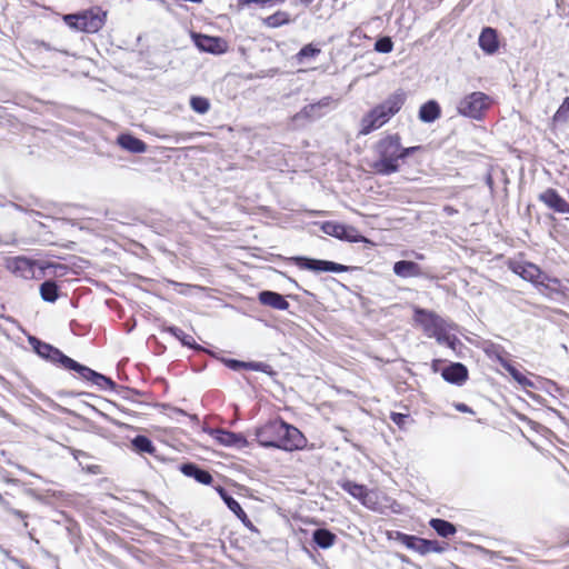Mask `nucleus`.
Here are the masks:
<instances>
[{"label":"nucleus","mask_w":569,"mask_h":569,"mask_svg":"<svg viewBox=\"0 0 569 569\" xmlns=\"http://www.w3.org/2000/svg\"><path fill=\"white\" fill-rule=\"evenodd\" d=\"M29 342L38 356L62 367L66 370H72L77 372L80 378L87 381H91L100 390H111L116 387V383L110 378L77 362L76 360L66 356L58 348L43 342L36 337H30Z\"/></svg>","instance_id":"f257e3e1"},{"label":"nucleus","mask_w":569,"mask_h":569,"mask_svg":"<svg viewBox=\"0 0 569 569\" xmlns=\"http://www.w3.org/2000/svg\"><path fill=\"white\" fill-rule=\"evenodd\" d=\"M406 99L407 94L403 90L391 93L383 102L372 108L361 118L359 134L367 136L380 129L401 110Z\"/></svg>","instance_id":"f03ea898"},{"label":"nucleus","mask_w":569,"mask_h":569,"mask_svg":"<svg viewBox=\"0 0 569 569\" xmlns=\"http://www.w3.org/2000/svg\"><path fill=\"white\" fill-rule=\"evenodd\" d=\"M413 321L421 328L428 338H435L438 343L455 349L457 338L450 335L452 325L435 311L416 307L413 309Z\"/></svg>","instance_id":"7ed1b4c3"},{"label":"nucleus","mask_w":569,"mask_h":569,"mask_svg":"<svg viewBox=\"0 0 569 569\" xmlns=\"http://www.w3.org/2000/svg\"><path fill=\"white\" fill-rule=\"evenodd\" d=\"M377 160L373 162V169L377 173L389 176L398 172L400 169V136L398 133L387 134L375 146Z\"/></svg>","instance_id":"20e7f679"},{"label":"nucleus","mask_w":569,"mask_h":569,"mask_svg":"<svg viewBox=\"0 0 569 569\" xmlns=\"http://www.w3.org/2000/svg\"><path fill=\"white\" fill-rule=\"evenodd\" d=\"M106 17V11L94 8L77 14H67L63 20L74 30L96 33L104 26Z\"/></svg>","instance_id":"39448f33"},{"label":"nucleus","mask_w":569,"mask_h":569,"mask_svg":"<svg viewBox=\"0 0 569 569\" xmlns=\"http://www.w3.org/2000/svg\"><path fill=\"white\" fill-rule=\"evenodd\" d=\"M491 98L483 92L475 91L465 96L457 104V111L463 117L480 120L483 112L491 106Z\"/></svg>","instance_id":"423d86ee"},{"label":"nucleus","mask_w":569,"mask_h":569,"mask_svg":"<svg viewBox=\"0 0 569 569\" xmlns=\"http://www.w3.org/2000/svg\"><path fill=\"white\" fill-rule=\"evenodd\" d=\"M290 261H292L297 267L300 269H306L313 272H335L340 273L348 270L347 266L328 261V260H319V259H311L307 257H292L290 258Z\"/></svg>","instance_id":"0eeeda50"},{"label":"nucleus","mask_w":569,"mask_h":569,"mask_svg":"<svg viewBox=\"0 0 569 569\" xmlns=\"http://www.w3.org/2000/svg\"><path fill=\"white\" fill-rule=\"evenodd\" d=\"M282 428V420H272L257 429V440L263 447H274L281 449Z\"/></svg>","instance_id":"6e6552de"},{"label":"nucleus","mask_w":569,"mask_h":569,"mask_svg":"<svg viewBox=\"0 0 569 569\" xmlns=\"http://www.w3.org/2000/svg\"><path fill=\"white\" fill-rule=\"evenodd\" d=\"M7 268L18 277L23 279H32L36 277L37 270H42L36 261L26 257H14L8 260Z\"/></svg>","instance_id":"1a4fd4ad"},{"label":"nucleus","mask_w":569,"mask_h":569,"mask_svg":"<svg viewBox=\"0 0 569 569\" xmlns=\"http://www.w3.org/2000/svg\"><path fill=\"white\" fill-rule=\"evenodd\" d=\"M332 102L331 97H325L316 103L305 106L296 116L295 120L308 119L316 120L326 114L327 109Z\"/></svg>","instance_id":"9d476101"},{"label":"nucleus","mask_w":569,"mask_h":569,"mask_svg":"<svg viewBox=\"0 0 569 569\" xmlns=\"http://www.w3.org/2000/svg\"><path fill=\"white\" fill-rule=\"evenodd\" d=\"M538 199L558 213L569 212V203L552 188H548L541 192Z\"/></svg>","instance_id":"9b49d317"},{"label":"nucleus","mask_w":569,"mask_h":569,"mask_svg":"<svg viewBox=\"0 0 569 569\" xmlns=\"http://www.w3.org/2000/svg\"><path fill=\"white\" fill-rule=\"evenodd\" d=\"M281 436V449L284 450L301 448L305 441L302 433L296 427L290 426L284 421Z\"/></svg>","instance_id":"f8f14e48"},{"label":"nucleus","mask_w":569,"mask_h":569,"mask_svg":"<svg viewBox=\"0 0 569 569\" xmlns=\"http://www.w3.org/2000/svg\"><path fill=\"white\" fill-rule=\"evenodd\" d=\"M193 38L196 46L201 51L219 54L226 50V42L220 38L206 34H194Z\"/></svg>","instance_id":"ddd939ff"},{"label":"nucleus","mask_w":569,"mask_h":569,"mask_svg":"<svg viewBox=\"0 0 569 569\" xmlns=\"http://www.w3.org/2000/svg\"><path fill=\"white\" fill-rule=\"evenodd\" d=\"M441 376L446 381L460 386L468 379V370L462 363L455 362L443 368Z\"/></svg>","instance_id":"4468645a"},{"label":"nucleus","mask_w":569,"mask_h":569,"mask_svg":"<svg viewBox=\"0 0 569 569\" xmlns=\"http://www.w3.org/2000/svg\"><path fill=\"white\" fill-rule=\"evenodd\" d=\"M258 300L263 306L281 311L287 310L290 306L282 295L270 290L259 292Z\"/></svg>","instance_id":"2eb2a0df"},{"label":"nucleus","mask_w":569,"mask_h":569,"mask_svg":"<svg viewBox=\"0 0 569 569\" xmlns=\"http://www.w3.org/2000/svg\"><path fill=\"white\" fill-rule=\"evenodd\" d=\"M511 269L522 279L531 282L538 281L542 274L540 268L531 262H516L511 264Z\"/></svg>","instance_id":"dca6fc26"},{"label":"nucleus","mask_w":569,"mask_h":569,"mask_svg":"<svg viewBox=\"0 0 569 569\" xmlns=\"http://www.w3.org/2000/svg\"><path fill=\"white\" fill-rule=\"evenodd\" d=\"M393 272L400 278H417L422 276L421 267L413 261L400 260L393 264Z\"/></svg>","instance_id":"f3484780"},{"label":"nucleus","mask_w":569,"mask_h":569,"mask_svg":"<svg viewBox=\"0 0 569 569\" xmlns=\"http://www.w3.org/2000/svg\"><path fill=\"white\" fill-rule=\"evenodd\" d=\"M213 438L221 445L227 447H237L241 448L246 445V439L243 436L239 433H234L231 431L217 429L213 431Z\"/></svg>","instance_id":"a211bd4d"},{"label":"nucleus","mask_w":569,"mask_h":569,"mask_svg":"<svg viewBox=\"0 0 569 569\" xmlns=\"http://www.w3.org/2000/svg\"><path fill=\"white\" fill-rule=\"evenodd\" d=\"M479 46L486 53H495L499 47L497 31L490 27L485 28L479 36Z\"/></svg>","instance_id":"6ab92c4d"},{"label":"nucleus","mask_w":569,"mask_h":569,"mask_svg":"<svg viewBox=\"0 0 569 569\" xmlns=\"http://www.w3.org/2000/svg\"><path fill=\"white\" fill-rule=\"evenodd\" d=\"M395 539L406 546L408 549L425 556L426 539L400 531L395 532Z\"/></svg>","instance_id":"aec40b11"},{"label":"nucleus","mask_w":569,"mask_h":569,"mask_svg":"<svg viewBox=\"0 0 569 569\" xmlns=\"http://www.w3.org/2000/svg\"><path fill=\"white\" fill-rule=\"evenodd\" d=\"M341 488L347 491L349 495H351L353 498L361 501L363 506L369 507L371 503V497L368 489L359 483L352 482V481H345L341 485Z\"/></svg>","instance_id":"412c9836"},{"label":"nucleus","mask_w":569,"mask_h":569,"mask_svg":"<svg viewBox=\"0 0 569 569\" xmlns=\"http://www.w3.org/2000/svg\"><path fill=\"white\" fill-rule=\"evenodd\" d=\"M118 144L132 153H143L147 150V144L129 133H122L117 139Z\"/></svg>","instance_id":"4be33fe9"},{"label":"nucleus","mask_w":569,"mask_h":569,"mask_svg":"<svg viewBox=\"0 0 569 569\" xmlns=\"http://www.w3.org/2000/svg\"><path fill=\"white\" fill-rule=\"evenodd\" d=\"M180 470L184 476L194 478L202 485H209L212 481V476L207 470L199 468L194 463H183L181 465Z\"/></svg>","instance_id":"5701e85b"},{"label":"nucleus","mask_w":569,"mask_h":569,"mask_svg":"<svg viewBox=\"0 0 569 569\" xmlns=\"http://www.w3.org/2000/svg\"><path fill=\"white\" fill-rule=\"evenodd\" d=\"M441 109L436 100H429L419 109V119L425 123H431L440 118Z\"/></svg>","instance_id":"b1692460"},{"label":"nucleus","mask_w":569,"mask_h":569,"mask_svg":"<svg viewBox=\"0 0 569 569\" xmlns=\"http://www.w3.org/2000/svg\"><path fill=\"white\" fill-rule=\"evenodd\" d=\"M502 368L517 381L523 389L533 388V382L519 371L513 365L505 360L500 356L497 357Z\"/></svg>","instance_id":"393cba45"},{"label":"nucleus","mask_w":569,"mask_h":569,"mask_svg":"<svg viewBox=\"0 0 569 569\" xmlns=\"http://www.w3.org/2000/svg\"><path fill=\"white\" fill-rule=\"evenodd\" d=\"M429 525L439 536L443 538L453 536L457 531L456 527L451 522L443 519H431Z\"/></svg>","instance_id":"a878e982"},{"label":"nucleus","mask_w":569,"mask_h":569,"mask_svg":"<svg viewBox=\"0 0 569 569\" xmlns=\"http://www.w3.org/2000/svg\"><path fill=\"white\" fill-rule=\"evenodd\" d=\"M312 538L315 543L322 549L330 548L336 541V535L327 529H316Z\"/></svg>","instance_id":"bb28decb"},{"label":"nucleus","mask_w":569,"mask_h":569,"mask_svg":"<svg viewBox=\"0 0 569 569\" xmlns=\"http://www.w3.org/2000/svg\"><path fill=\"white\" fill-rule=\"evenodd\" d=\"M131 445L133 449L139 453L152 455L156 450L152 441L148 437L142 435L136 436L132 439Z\"/></svg>","instance_id":"cd10ccee"},{"label":"nucleus","mask_w":569,"mask_h":569,"mask_svg":"<svg viewBox=\"0 0 569 569\" xmlns=\"http://www.w3.org/2000/svg\"><path fill=\"white\" fill-rule=\"evenodd\" d=\"M290 22V14L286 11H277L263 19V24L269 28H278Z\"/></svg>","instance_id":"c85d7f7f"},{"label":"nucleus","mask_w":569,"mask_h":569,"mask_svg":"<svg viewBox=\"0 0 569 569\" xmlns=\"http://www.w3.org/2000/svg\"><path fill=\"white\" fill-rule=\"evenodd\" d=\"M40 295L44 301L54 302L58 299V286L56 282L47 280L40 286Z\"/></svg>","instance_id":"c756f323"},{"label":"nucleus","mask_w":569,"mask_h":569,"mask_svg":"<svg viewBox=\"0 0 569 569\" xmlns=\"http://www.w3.org/2000/svg\"><path fill=\"white\" fill-rule=\"evenodd\" d=\"M190 107L194 112L204 114L210 109V101L204 97L193 96L190 99Z\"/></svg>","instance_id":"7c9ffc66"},{"label":"nucleus","mask_w":569,"mask_h":569,"mask_svg":"<svg viewBox=\"0 0 569 569\" xmlns=\"http://www.w3.org/2000/svg\"><path fill=\"white\" fill-rule=\"evenodd\" d=\"M321 230L328 236L340 239L345 230V224L335 221H326L321 224Z\"/></svg>","instance_id":"2f4dec72"},{"label":"nucleus","mask_w":569,"mask_h":569,"mask_svg":"<svg viewBox=\"0 0 569 569\" xmlns=\"http://www.w3.org/2000/svg\"><path fill=\"white\" fill-rule=\"evenodd\" d=\"M166 331H168L174 338L180 340L183 346H188L190 348L194 347L193 338L190 335L184 333V331L181 330L180 328L171 326V327L166 328Z\"/></svg>","instance_id":"473e14b6"},{"label":"nucleus","mask_w":569,"mask_h":569,"mask_svg":"<svg viewBox=\"0 0 569 569\" xmlns=\"http://www.w3.org/2000/svg\"><path fill=\"white\" fill-rule=\"evenodd\" d=\"M201 134L200 132L190 133V132H177L172 134H158V137L162 140L172 142V143H182L191 140L194 136Z\"/></svg>","instance_id":"72a5a7b5"},{"label":"nucleus","mask_w":569,"mask_h":569,"mask_svg":"<svg viewBox=\"0 0 569 569\" xmlns=\"http://www.w3.org/2000/svg\"><path fill=\"white\" fill-rule=\"evenodd\" d=\"M340 240L349 241V242H365L367 239L360 234L357 228L352 226L345 224V230L341 234Z\"/></svg>","instance_id":"f704fd0d"},{"label":"nucleus","mask_w":569,"mask_h":569,"mask_svg":"<svg viewBox=\"0 0 569 569\" xmlns=\"http://www.w3.org/2000/svg\"><path fill=\"white\" fill-rule=\"evenodd\" d=\"M218 492L221 497V499L224 501V503L227 505V507L234 513V515H238L242 508L240 506V503L234 499L232 498L227 491L226 489H223L222 487H219L218 488Z\"/></svg>","instance_id":"c9c22d12"},{"label":"nucleus","mask_w":569,"mask_h":569,"mask_svg":"<svg viewBox=\"0 0 569 569\" xmlns=\"http://www.w3.org/2000/svg\"><path fill=\"white\" fill-rule=\"evenodd\" d=\"M552 120L556 123H566L569 120V97L563 99Z\"/></svg>","instance_id":"e433bc0d"},{"label":"nucleus","mask_w":569,"mask_h":569,"mask_svg":"<svg viewBox=\"0 0 569 569\" xmlns=\"http://www.w3.org/2000/svg\"><path fill=\"white\" fill-rule=\"evenodd\" d=\"M321 50L313 44L309 43L300 49L297 53V59L302 62L305 59L317 57Z\"/></svg>","instance_id":"4c0bfd02"},{"label":"nucleus","mask_w":569,"mask_h":569,"mask_svg":"<svg viewBox=\"0 0 569 569\" xmlns=\"http://www.w3.org/2000/svg\"><path fill=\"white\" fill-rule=\"evenodd\" d=\"M393 49V42L389 37H382L375 43V50L381 53H389Z\"/></svg>","instance_id":"58836bf2"},{"label":"nucleus","mask_w":569,"mask_h":569,"mask_svg":"<svg viewBox=\"0 0 569 569\" xmlns=\"http://www.w3.org/2000/svg\"><path fill=\"white\" fill-rule=\"evenodd\" d=\"M390 419L393 423H396L401 430L407 429V425L410 421V417L407 413H400V412H391Z\"/></svg>","instance_id":"ea45409f"},{"label":"nucleus","mask_w":569,"mask_h":569,"mask_svg":"<svg viewBox=\"0 0 569 569\" xmlns=\"http://www.w3.org/2000/svg\"><path fill=\"white\" fill-rule=\"evenodd\" d=\"M445 551V547L437 540H428L426 539L425 555L427 553H442Z\"/></svg>","instance_id":"a19ab883"},{"label":"nucleus","mask_w":569,"mask_h":569,"mask_svg":"<svg viewBox=\"0 0 569 569\" xmlns=\"http://www.w3.org/2000/svg\"><path fill=\"white\" fill-rule=\"evenodd\" d=\"M247 369L260 372H269L270 366L263 362H247Z\"/></svg>","instance_id":"79ce46f5"},{"label":"nucleus","mask_w":569,"mask_h":569,"mask_svg":"<svg viewBox=\"0 0 569 569\" xmlns=\"http://www.w3.org/2000/svg\"><path fill=\"white\" fill-rule=\"evenodd\" d=\"M421 149L420 146H413V147H402L400 144V158L401 160H405L406 158L412 156L415 152L419 151Z\"/></svg>","instance_id":"37998d69"},{"label":"nucleus","mask_w":569,"mask_h":569,"mask_svg":"<svg viewBox=\"0 0 569 569\" xmlns=\"http://www.w3.org/2000/svg\"><path fill=\"white\" fill-rule=\"evenodd\" d=\"M227 366L232 370L247 369V362L234 359H229Z\"/></svg>","instance_id":"c03bdc74"},{"label":"nucleus","mask_w":569,"mask_h":569,"mask_svg":"<svg viewBox=\"0 0 569 569\" xmlns=\"http://www.w3.org/2000/svg\"><path fill=\"white\" fill-rule=\"evenodd\" d=\"M238 517V519L249 529L253 530V525L252 522L250 521V519L248 518L247 513L243 511V509L238 513L236 515Z\"/></svg>","instance_id":"a18cd8bd"},{"label":"nucleus","mask_w":569,"mask_h":569,"mask_svg":"<svg viewBox=\"0 0 569 569\" xmlns=\"http://www.w3.org/2000/svg\"><path fill=\"white\" fill-rule=\"evenodd\" d=\"M238 517V519L249 529L253 530V525L252 522L250 521V519L248 518L247 513L243 511V509L238 513L236 515Z\"/></svg>","instance_id":"49530a36"},{"label":"nucleus","mask_w":569,"mask_h":569,"mask_svg":"<svg viewBox=\"0 0 569 569\" xmlns=\"http://www.w3.org/2000/svg\"><path fill=\"white\" fill-rule=\"evenodd\" d=\"M238 517V519L249 529L253 530V525L252 522L250 521V519L248 518L247 513L243 511V509L238 513L236 515Z\"/></svg>","instance_id":"de8ad7c7"},{"label":"nucleus","mask_w":569,"mask_h":569,"mask_svg":"<svg viewBox=\"0 0 569 569\" xmlns=\"http://www.w3.org/2000/svg\"><path fill=\"white\" fill-rule=\"evenodd\" d=\"M276 2L277 0H256L253 4L259 8L267 9L273 7Z\"/></svg>","instance_id":"09e8293b"},{"label":"nucleus","mask_w":569,"mask_h":569,"mask_svg":"<svg viewBox=\"0 0 569 569\" xmlns=\"http://www.w3.org/2000/svg\"><path fill=\"white\" fill-rule=\"evenodd\" d=\"M453 406H455L456 410H458L459 412L475 413L473 410L469 406H467L466 403L457 402Z\"/></svg>","instance_id":"8fccbe9b"},{"label":"nucleus","mask_w":569,"mask_h":569,"mask_svg":"<svg viewBox=\"0 0 569 569\" xmlns=\"http://www.w3.org/2000/svg\"><path fill=\"white\" fill-rule=\"evenodd\" d=\"M256 0H238V6L241 8L250 7Z\"/></svg>","instance_id":"3c124183"},{"label":"nucleus","mask_w":569,"mask_h":569,"mask_svg":"<svg viewBox=\"0 0 569 569\" xmlns=\"http://www.w3.org/2000/svg\"><path fill=\"white\" fill-rule=\"evenodd\" d=\"M11 512L21 519H24L27 517V515L24 512H22L21 510L12 509Z\"/></svg>","instance_id":"603ef678"},{"label":"nucleus","mask_w":569,"mask_h":569,"mask_svg":"<svg viewBox=\"0 0 569 569\" xmlns=\"http://www.w3.org/2000/svg\"><path fill=\"white\" fill-rule=\"evenodd\" d=\"M40 47H42L44 50H51V47L46 42H41Z\"/></svg>","instance_id":"864d4df0"},{"label":"nucleus","mask_w":569,"mask_h":569,"mask_svg":"<svg viewBox=\"0 0 569 569\" xmlns=\"http://www.w3.org/2000/svg\"><path fill=\"white\" fill-rule=\"evenodd\" d=\"M177 412H178V413H180V415H183V416H186V415H187V413H186L183 410H181V409H178V410H177Z\"/></svg>","instance_id":"5fc2aeb1"}]
</instances>
